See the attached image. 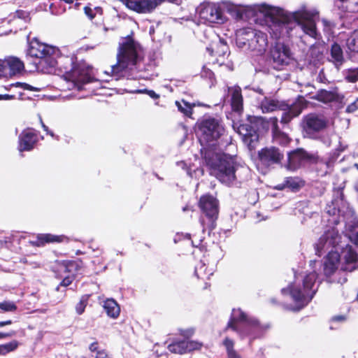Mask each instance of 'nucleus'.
I'll return each instance as SVG.
<instances>
[{
	"label": "nucleus",
	"mask_w": 358,
	"mask_h": 358,
	"mask_svg": "<svg viewBox=\"0 0 358 358\" xmlns=\"http://www.w3.org/2000/svg\"><path fill=\"white\" fill-rule=\"evenodd\" d=\"M59 49L56 47L40 42L34 38L29 42L27 56L35 58L31 71H37L44 73H52L59 65L64 69V81L69 90L77 89L81 90L83 85L92 81L90 69L84 64L74 65L73 58L65 57L57 59Z\"/></svg>",
	"instance_id": "f257e3e1"
},
{
	"label": "nucleus",
	"mask_w": 358,
	"mask_h": 358,
	"mask_svg": "<svg viewBox=\"0 0 358 358\" xmlns=\"http://www.w3.org/2000/svg\"><path fill=\"white\" fill-rule=\"evenodd\" d=\"M254 11L268 18L270 33L275 38L289 36L296 25L312 38L317 39L319 36L316 19L319 17L320 13L315 8L302 5L294 12H287L278 7L262 3L255 5Z\"/></svg>",
	"instance_id": "f03ea898"
},
{
	"label": "nucleus",
	"mask_w": 358,
	"mask_h": 358,
	"mask_svg": "<svg viewBox=\"0 0 358 358\" xmlns=\"http://www.w3.org/2000/svg\"><path fill=\"white\" fill-rule=\"evenodd\" d=\"M348 225H346L348 234L342 236L336 227L327 229L320 237L315 245L316 254L321 256L327 252L324 263V271L326 275H331L338 268L339 262H341V269L346 271H352L357 268L358 260L357 253L349 245L347 239L349 238Z\"/></svg>",
	"instance_id": "7ed1b4c3"
},
{
	"label": "nucleus",
	"mask_w": 358,
	"mask_h": 358,
	"mask_svg": "<svg viewBox=\"0 0 358 358\" xmlns=\"http://www.w3.org/2000/svg\"><path fill=\"white\" fill-rule=\"evenodd\" d=\"M316 278L317 274L311 272L301 279L296 277L287 288L282 289V294L289 295L294 303V306L290 309L298 311L312 300L317 290Z\"/></svg>",
	"instance_id": "20e7f679"
},
{
	"label": "nucleus",
	"mask_w": 358,
	"mask_h": 358,
	"mask_svg": "<svg viewBox=\"0 0 358 358\" xmlns=\"http://www.w3.org/2000/svg\"><path fill=\"white\" fill-rule=\"evenodd\" d=\"M138 45L130 37L124 38L119 43L117 63L110 68V73L116 79L124 76L127 71L137 68L141 57Z\"/></svg>",
	"instance_id": "39448f33"
},
{
	"label": "nucleus",
	"mask_w": 358,
	"mask_h": 358,
	"mask_svg": "<svg viewBox=\"0 0 358 358\" xmlns=\"http://www.w3.org/2000/svg\"><path fill=\"white\" fill-rule=\"evenodd\" d=\"M206 159L211 175L226 185L234 184L238 165L233 157L222 153H216L210 157L208 154L206 155Z\"/></svg>",
	"instance_id": "423d86ee"
},
{
	"label": "nucleus",
	"mask_w": 358,
	"mask_h": 358,
	"mask_svg": "<svg viewBox=\"0 0 358 358\" xmlns=\"http://www.w3.org/2000/svg\"><path fill=\"white\" fill-rule=\"evenodd\" d=\"M267 328L266 326L261 325L256 319L249 317L241 309L234 308L226 329H231L239 334L241 338L248 336L251 342L259 337Z\"/></svg>",
	"instance_id": "0eeeda50"
},
{
	"label": "nucleus",
	"mask_w": 358,
	"mask_h": 358,
	"mask_svg": "<svg viewBox=\"0 0 358 358\" xmlns=\"http://www.w3.org/2000/svg\"><path fill=\"white\" fill-rule=\"evenodd\" d=\"M306 106V101L302 96H299L291 105L266 97L261 103V108L263 113L273 112L276 110L283 111L280 120L282 124H287L294 117L299 116Z\"/></svg>",
	"instance_id": "6e6552de"
},
{
	"label": "nucleus",
	"mask_w": 358,
	"mask_h": 358,
	"mask_svg": "<svg viewBox=\"0 0 358 358\" xmlns=\"http://www.w3.org/2000/svg\"><path fill=\"white\" fill-rule=\"evenodd\" d=\"M237 42L258 55L264 54L268 48V38L265 33L255 29H248L239 31Z\"/></svg>",
	"instance_id": "1a4fd4ad"
},
{
	"label": "nucleus",
	"mask_w": 358,
	"mask_h": 358,
	"mask_svg": "<svg viewBox=\"0 0 358 358\" xmlns=\"http://www.w3.org/2000/svg\"><path fill=\"white\" fill-rule=\"evenodd\" d=\"M224 132L220 122L213 117L202 120L198 123L197 134L201 143H210L218 139Z\"/></svg>",
	"instance_id": "9d476101"
},
{
	"label": "nucleus",
	"mask_w": 358,
	"mask_h": 358,
	"mask_svg": "<svg viewBox=\"0 0 358 358\" xmlns=\"http://www.w3.org/2000/svg\"><path fill=\"white\" fill-rule=\"evenodd\" d=\"M198 14L200 22L207 24H223L227 20L221 5L215 3L201 5Z\"/></svg>",
	"instance_id": "9b49d317"
},
{
	"label": "nucleus",
	"mask_w": 358,
	"mask_h": 358,
	"mask_svg": "<svg viewBox=\"0 0 358 358\" xmlns=\"http://www.w3.org/2000/svg\"><path fill=\"white\" fill-rule=\"evenodd\" d=\"M255 122L250 121L249 123L245 124H234L233 128L236 132L241 136L243 141L248 146H252V143L257 142L259 138L257 129L252 125H257L262 122V119L253 117Z\"/></svg>",
	"instance_id": "f8f14e48"
},
{
	"label": "nucleus",
	"mask_w": 358,
	"mask_h": 358,
	"mask_svg": "<svg viewBox=\"0 0 358 358\" xmlns=\"http://www.w3.org/2000/svg\"><path fill=\"white\" fill-rule=\"evenodd\" d=\"M315 156L307 152L302 148H298L288 154L287 164L285 165L287 169L296 171L307 163L315 161Z\"/></svg>",
	"instance_id": "ddd939ff"
},
{
	"label": "nucleus",
	"mask_w": 358,
	"mask_h": 358,
	"mask_svg": "<svg viewBox=\"0 0 358 358\" xmlns=\"http://www.w3.org/2000/svg\"><path fill=\"white\" fill-rule=\"evenodd\" d=\"M273 68L278 70L287 65L292 59L289 48L283 43H278L271 50Z\"/></svg>",
	"instance_id": "4468645a"
},
{
	"label": "nucleus",
	"mask_w": 358,
	"mask_h": 358,
	"mask_svg": "<svg viewBox=\"0 0 358 358\" xmlns=\"http://www.w3.org/2000/svg\"><path fill=\"white\" fill-rule=\"evenodd\" d=\"M258 156L261 164L267 167L280 164L284 157L283 153L273 146L262 149Z\"/></svg>",
	"instance_id": "2eb2a0df"
},
{
	"label": "nucleus",
	"mask_w": 358,
	"mask_h": 358,
	"mask_svg": "<svg viewBox=\"0 0 358 358\" xmlns=\"http://www.w3.org/2000/svg\"><path fill=\"white\" fill-rule=\"evenodd\" d=\"M327 126V121L322 116L310 114L305 117L304 131L310 138H314L317 132L325 129Z\"/></svg>",
	"instance_id": "dca6fc26"
},
{
	"label": "nucleus",
	"mask_w": 358,
	"mask_h": 358,
	"mask_svg": "<svg viewBox=\"0 0 358 358\" xmlns=\"http://www.w3.org/2000/svg\"><path fill=\"white\" fill-rule=\"evenodd\" d=\"M38 141V134L33 129H26L22 131L19 136L18 150L23 151L31 150Z\"/></svg>",
	"instance_id": "f3484780"
},
{
	"label": "nucleus",
	"mask_w": 358,
	"mask_h": 358,
	"mask_svg": "<svg viewBox=\"0 0 358 358\" xmlns=\"http://www.w3.org/2000/svg\"><path fill=\"white\" fill-rule=\"evenodd\" d=\"M160 4V0H126L128 8L139 13L152 12Z\"/></svg>",
	"instance_id": "a211bd4d"
},
{
	"label": "nucleus",
	"mask_w": 358,
	"mask_h": 358,
	"mask_svg": "<svg viewBox=\"0 0 358 358\" xmlns=\"http://www.w3.org/2000/svg\"><path fill=\"white\" fill-rule=\"evenodd\" d=\"M199 206L210 222L217 217L218 214V203L217 199L211 195H204L201 197Z\"/></svg>",
	"instance_id": "6ab92c4d"
},
{
	"label": "nucleus",
	"mask_w": 358,
	"mask_h": 358,
	"mask_svg": "<svg viewBox=\"0 0 358 358\" xmlns=\"http://www.w3.org/2000/svg\"><path fill=\"white\" fill-rule=\"evenodd\" d=\"M4 60L7 78L14 76L23 71L24 64L19 58L15 57H8Z\"/></svg>",
	"instance_id": "aec40b11"
},
{
	"label": "nucleus",
	"mask_w": 358,
	"mask_h": 358,
	"mask_svg": "<svg viewBox=\"0 0 358 358\" xmlns=\"http://www.w3.org/2000/svg\"><path fill=\"white\" fill-rule=\"evenodd\" d=\"M66 239L67 238L63 235L57 236L51 234H38L36 236V240L31 241L30 243L34 246L41 247L43 246L45 243H60Z\"/></svg>",
	"instance_id": "412c9836"
},
{
	"label": "nucleus",
	"mask_w": 358,
	"mask_h": 358,
	"mask_svg": "<svg viewBox=\"0 0 358 358\" xmlns=\"http://www.w3.org/2000/svg\"><path fill=\"white\" fill-rule=\"evenodd\" d=\"M329 62H332L335 67L338 69H339L345 62L343 49L341 48V45L336 43H334L331 45L330 49Z\"/></svg>",
	"instance_id": "4be33fe9"
},
{
	"label": "nucleus",
	"mask_w": 358,
	"mask_h": 358,
	"mask_svg": "<svg viewBox=\"0 0 358 358\" xmlns=\"http://www.w3.org/2000/svg\"><path fill=\"white\" fill-rule=\"evenodd\" d=\"M228 92L231 94V107L236 112L241 111L243 108V97L241 90L238 86L228 87Z\"/></svg>",
	"instance_id": "5701e85b"
},
{
	"label": "nucleus",
	"mask_w": 358,
	"mask_h": 358,
	"mask_svg": "<svg viewBox=\"0 0 358 358\" xmlns=\"http://www.w3.org/2000/svg\"><path fill=\"white\" fill-rule=\"evenodd\" d=\"M278 121V120L277 117L270 118V122L272 124L273 140L279 144L287 145L290 141V139L285 133L279 130Z\"/></svg>",
	"instance_id": "b1692460"
},
{
	"label": "nucleus",
	"mask_w": 358,
	"mask_h": 358,
	"mask_svg": "<svg viewBox=\"0 0 358 358\" xmlns=\"http://www.w3.org/2000/svg\"><path fill=\"white\" fill-rule=\"evenodd\" d=\"M103 307L108 317L116 319L120 315V306L114 299H108L104 301Z\"/></svg>",
	"instance_id": "393cba45"
},
{
	"label": "nucleus",
	"mask_w": 358,
	"mask_h": 358,
	"mask_svg": "<svg viewBox=\"0 0 358 358\" xmlns=\"http://www.w3.org/2000/svg\"><path fill=\"white\" fill-rule=\"evenodd\" d=\"M335 5L343 12H358V0H336Z\"/></svg>",
	"instance_id": "a878e982"
},
{
	"label": "nucleus",
	"mask_w": 358,
	"mask_h": 358,
	"mask_svg": "<svg viewBox=\"0 0 358 358\" xmlns=\"http://www.w3.org/2000/svg\"><path fill=\"white\" fill-rule=\"evenodd\" d=\"M213 266L209 268L206 265V263L203 260L200 261V262L195 266V275L198 278L208 279L213 274Z\"/></svg>",
	"instance_id": "bb28decb"
},
{
	"label": "nucleus",
	"mask_w": 358,
	"mask_h": 358,
	"mask_svg": "<svg viewBox=\"0 0 358 358\" xmlns=\"http://www.w3.org/2000/svg\"><path fill=\"white\" fill-rule=\"evenodd\" d=\"M222 344L226 349L228 358H242L241 355L234 349L235 343L232 339L226 337Z\"/></svg>",
	"instance_id": "cd10ccee"
},
{
	"label": "nucleus",
	"mask_w": 358,
	"mask_h": 358,
	"mask_svg": "<svg viewBox=\"0 0 358 358\" xmlns=\"http://www.w3.org/2000/svg\"><path fill=\"white\" fill-rule=\"evenodd\" d=\"M223 12L226 10L233 17L239 19L242 17V10L240 7L230 3H224L222 6Z\"/></svg>",
	"instance_id": "c85d7f7f"
},
{
	"label": "nucleus",
	"mask_w": 358,
	"mask_h": 358,
	"mask_svg": "<svg viewBox=\"0 0 358 358\" xmlns=\"http://www.w3.org/2000/svg\"><path fill=\"white\" fill-rule=\"evenodd\" d=\"M317 99L324 103H329L338 99V94L335 91L322 90L317 93Z\"/></svg>",
	"instance_id": "c756f323"
},
{
	"label": "nucleus",
	"mask_w": 358,
	"mask_h": 358,
	"mask_svg": "<svg viewBox=\"0 0 358 358\" xmlns=\"http://www.w3.org/2000/svg\"><path fill=\"white\" fill-rule=\"evenodd\" d=\"M169 350L172 353L176 354H185L187 353V348L185 347V340L176 341L168 346Z\"/></svg>",
	"instance_id": "7c9ffc66"
},
{
	"label": "nucleus",
	"mask_w": 358,
	"mask_h": 358,
	"mask_svg": "<svg viewBox=\"0 0 358 358\" xmlns=\"http://www.w3.org/2000/svg\"><path fill=\"white\" fill-rule=\"evenodd\" d=\"M176 105L177 106L179 111L188 117L191 116L192 113V107L195 106V104L192 105L185 100H182L181 101H176Z\"/></svg>",
	"instance_id": "2f4dec72"
},
{
	"label": "nucleus",
	"mask_w": 358,
	"mask_h": 358,
	"mask_svg": "<svg viewBox=\"0 0 358 358\" xmlns=\"http://www.w3.org/2000/svg\"><path fill=\"white\" fill-rule=\"evenodd\" d=\"M215 55H218L219 57H224L225 55H229V48L226 43H224L222 40L219 38L218 41L215 43Z\"/></svg>",
	"instance_id": "473e14b6"
},
{
	"label": "nucleus",
	"mask_w": 358,
	"mask_h": 358,
	"mask_svg": "<svg viewBox=\"0 0 358 358\" xmlns=\"http://www.w3.org/2000/svg\"><path fill=\"white\" fill-rule=\"evenodd\" d=\"M346 44L350 50L358 52V31H355L347 39Z\"/></svg>",
	"instance_id": "72a5a7b5"
},
{
	"label": "nucleus",
	"mask_w": 358,
	"mask_h": 358,
	"mask_svg": "<svg viewBox=\"0 0 358 358\" xmlns=\"http://www.w3.org/2000/svg\"><path fill=\"white\" fill-rule=\"evenodd\" d=\"M18 342L17 341H12L11 342L0 345V355H5L8 352H13L18 347Z\"/></svg>",
	"instance_id": "f704fd0d"
},
{
	"label": "nucleus",
	"mask_w": 358,
	"mask_h": 358,
	"mask_svg": "<svg viewBox=\"0 0 358 358\" xmlns=\"http://www.w3.org/2000/svg\"><path fill=\"white\" fill-rule=\"evenodd\" d=\"M348 236L352 242L358 244V222H354L352 225H348Z\"/></svg>",
	"instance_id": "c9c22d12"
},
{
	"label": "nucleus",
	"mask_w": 358,
	"mask_h": 358,
	"mask_svg": "<svg viewBox=\"0 0 358 358\" xmlns=\"http://www.w3.org/2000/svg\"><path fill=\"white\" fill-rule=\"evenodd\" d=\"M345 79L350 83L358 80V69H348L345 74Z\"/></svg>",
	"instance_id": "e433bc0d"
},
{
	"label": "nucleus",
	"mask_w": 358,
	"mask_h": 358,
	"mask_svg": "<svg viewBox=\"0 0 358 358\" xmlns=\"http://www.w3.org/2000/svg\"><path fill=\"white\" fill-rule=\"evenodd\" d=\"M185 347L187 348V353L193 350H200L202 347V343L195 341H186Z\"/></svg>",
	"instance_id": "4c0bfd02"
},
{
	"label": "nucleus",
	"mask_w": 358,
	"mask_h": 358,
	"mask_svg": "<svg viewBox=\"0 0 358 358\" xmlns=\"http://www.w3.org/2000/svg\"><path fill=\"white\" fill-rule=\"evenodd\" d=\"M87 296L85 295L81 297L79 303L76 306V310L78 315H81L84 313L85 307L87 304Z\"/></svg>",
	"instance_id": "58836bf2"
},
{
	"label": "nucleus",
	"mask_w": 358,
	"mask_h": 358,
	"mask_svg": "<svg viewBox=\"0 0 358 358\" xmlns=\"http://www.w3.org/2000/svg\"><path fill=\"white\" fill-rule=\"evenodd\" d=\"M0 309L6 312H13L17 309V306L12 301H3L0 303Z\"/></svg>",
	"instance_id": "ea45409f"
},
{
	"label": "nucleus",
	"mask_w": 358,
	"mask_h": 358,
	"mask_svg": "<svg viewBox=\"0 0 358 358\" xmlns=\"http://www.w3.org/2000/svg\"><path fill=\"white\" fill-rule=\"evenodd\" d=\"M286 187H289L293 189H296L300 187V181L297 178H287L285 180Z\"/></svg>",
	"instance_id": "a19ab883"
},
{
	"label": "nucleus",
	"mask_w": 358,
	"mask_h": 358,
	"mask_svg": "<svg viewBox=\"0 0 358 358\" xmlns=\"http://www.w3.org/2000/svg\"><path fill=\"white\" fill-rule=\"evenodd\" d=\"M14 85L15 86H20L23 90H29V91H34V92H39L41 91L40 88L35 87L34 86L30 85L27 83H17Z\"/></svg>",
	"instance_id": "79ce46f5"
},
{
	"label": "nucleus",
	"mask_w": 358,
	"mask_h": 358,
	"mask_svg": "<svg viewBox=\"0 0 358 358\" xmlns=\"http://www.w3.org/2000/svg\"><path fill=\"white\" fill-rule=\"evenodd\" d=\"M138 93H145L148 95H149L151 98L154 99H157L159 97V95L157 94L155 91L153 90H140L137 91Z\"/></svg>",
	"instance_id": "37998d69"
},
{
	"label": "nucleus",
	"mask_w": 358,
	"mask_h": 358,
	"mask_svg": "<svg viewBox=\"0 0 358 358\" xmlns=\"http://www.w3.org/2000/svg\"><path fill=\"white\" fill-rule=\"evenodd\" d=\"M194 333V330L192 328L180 330V334L185 338H189V337L192 336Z\"/></svg>",
	"instance_id": "c03bdc74"
},
{
	"label": "nucleus",
	"mask_w": 358,
	"mask_h": 358,
	"mask_svg": "<svg viewBox=\"0 0 358 358\" xmlns=\"http://www.w3.org/2000/svg\"><path fill=\"white\" fill-rule=\"evenodd\" d=\"M358 109V98L346 108L348 113H353Z\"/></svg>",
	"instance_id": "a18cd8bd"
},
{
	"label": "nucleus",
	"mask_w": 358,
	"mask_h": 358,
	"mask_svg": "<svg viewBox=\"0 0 358 358\" xmlns=\"http://www.w3.org/2000/svg\"><path fill=\"white\" fill-rule=\"evenodd\" d=\"M16 15L18 19H23L25 21H27L29 19V13L24 10H17L16 12Z\"/></svg>",
	"instance_id": "49530a36"
},
{
	"label": "nucleus",
	"mask_w": 358,
	"mask_h": 358,
	"mask_svg": "<svg viewBox=\"0 0 358 358\" xmlns=\"http://www.w3.org/2000/svg\"><path fill=\"white\" fill-rule=\"evenodd\" d=\"M0 78H7L4 59H0Z\"/></svg>",
	"instance_id": "de8ad7c7"
},
{
	"label": "nucleus",
	"mask_w": 358,
	"mask_h": 358,
	"mask_svg": "<svg viewBox=\"0 0 358 358\" xmlns=\"http://www.w3.org/2000/svg\"><path fill=\"white\" fill-rule=\"evenodd\" d=\"M73 280V275H68L62 280V281L60 283V285L63 286V287H66V286L69 285L70 284H71Z\"/></svg>",
	"instance_id": "09e8293b"
},
{
	"label": "nucleus",
	"mask_w": 358,
	"mask_h": 358,
	"mask_svg": "<svg viewBox=\"0 0 358 358\" xmlns=\"http://www.w3.org/2000/svg\"><path fill=\"white\" fill-rule=\"evenodd\" d=\"M95 358H112L106 351L102 350H99L96 352Z\"/></svg>",
	"instance_id": "8fccbe9b"
},
{
	"label": "nucleus",
	"mask_w": 358,
	"mask_h": 358,
	"mask_svg": "<svg viewBox=\"0 0 358 358\" xmlns=\"http://www.w3.org/2000/svg\"><path fill=\"white\" fill-rule=\"evenodd\" d=\"M84 11L85 15L90 19L92 20L94 17V15L93 14L92 9L89 6H85L84 8Z\"/></svg>",
	"instance_id": "3c124183"
},
{
	"label": "nucleus",
	"mask_w": 358,
	"mask_h": 358,
	"mask_svg": "<svg viewBox=\"0 0 358 358\" xmlns=\"http://www.w3.org/2000/svg\"><path fill=\"white\" fill-rule=\"evenodd\" d=\"M39 120L43 130L46 131L47 134H50L51 136H53L54 134L52 131H49L48 127L43 123L41 116H39Z\"/></svg>",
	"instance_id": "603ef678"
},
{
	"label": "nucleus",
	"mask_w": 358,
	"mask_h": 358,
	"mask_svg": "<svg viewBox=\"0 0 358 358\" xmlns=\"http://www.w3.org/2000/svg\"><path fill=\"white\" fill-rule=\"evenodd\" d=\"M15 99L14 95L10 94H0V101L1 100H11Z\"/></svg>",
	"instance_id": "864d4df0"
},
{
	"label": "nucleus",
	"mask_w": 358,
	"mask_h": 358,
	"mask_svg": "<svg viewBox=\"0 0 358 358\" xmlns=\"http://www.w3.org/2000/svg\"><path fill=\"white\" fill-rule=\"evenodd\" d=\"M322 23H323L324 26L325 27V29H328V30H330L333 25L331 22H329L325 19L322 20Z\"/></svg>",
	"instance_id": "5fc2aeb1"
},
{
	"label": "nucleus",
	"mask_w": 358,
	"mask_h": 358,
	"mask_svg": "<svg viewBox=\"0 0 358 358\" xmlns=\"http://www.w3.org/2000/svg\"><path fill=\"white\" fill-rule=\"evenodd\" d=\"M90 350L91 352H97V349H98V343L97 342H94V343H92L90 345Z\"/></svg>",
	"instance_id": "6e6d98bb"
},
{
	"label": "nucleus",
	"mask_w": 358,
	"mask_h": 358,
	"mask_svg": "<svg viewBox=\"0 0 358 358\" xmlns=\"http://www.w3.org/2000/svg\"><path fill=\"white\" fill-rule=\"evenodd\" d=\"M14 334V333H2L0 332V338L10 337Z\"/></svg>",
	"instance_id": "4d7b16f0"
},
{
	"label": "nucleus",
	"mask_w": 358,
	"mask_h": 358,
	"mask_svg": "<svg viewBox=\"0 0 358 358\" xmlns=\"http://www.w3.org/2000/svg\"><path fill=\"white\" fill-rule=\"evenodd\" d=\"M12 324V321L11 320H6V321H3V322H0V327H3V326H6V325H9V324Z\"/></svg>",
	"instance_id": "13d9d810"
},
{
	"label": "nucleus",
	"mask_w": 358,
	"mask_h": 358,
	"mask_svg": "<svg viewBox=\"0 0 358 358\" xmlns=\"http://www.w3.org/2000/svg\"><path fill=\"white\" fill-rule=\"evenodd\" d=\"M285 187H286V185H285V183H282V184H280V185H278L277 186L275 187V189H278V190H282Z\"/></svg>",
	"instance_id": "bf43d9fd"
},
{
	"label": "nucleus",
	"mask_w": 358,
	"mask_h": 358,
	"mask_svg": "<svg viewBox=\"0 0 358 358\" xmlns=\"http://www.w3.org/2000/svg\"><path fill=\"white\" fill-rule=\"evenodd\" d=\"M333 320L335 321H343L345 320V317L343 316H336Z\"/></svg>",
	"instance_id": "052dcab7"
},
{
	"label": "nucleus",
	"mask_w": 358,
	"mask_h": 358,
	"mask_svg": "<svg viewBox=\"0 0 358 358\" xmlns=\"http://www.w3.org/2000/svg\"><path fill=\"white\" fill-rule=\"evenodd\" d=\"M201 242V240H199V241L196 242L195 241H192V244L194 247H198L200 243Z\"/></svg>",
	"instance_id": "680f3d73"
},
{
	"label": "nucleus",
	"mask_w": 358,
	"mask_h": 358,
	"mask_svg": "<svg viewBox=\"0 0 358 358\" xmlns=\"http://www.w3.org/2000/svg\"><path fill=\"white\" fill-rule=\"evenodd\" d=\"M214 48H207V50L210 52V55L213 54L214 52Z\"/></svg>",
	"instance_id": "e2e57ef3"
},
{
	"label": "nucleus",
	"mask_w": 358,
	"mask_h": 358,
	"mask_svg": "<svg viewBox=\"0 0 358 358\" xmlns=\"http://www.w3.org/2000/svg\"><path fill=\"white\" fill-rule=\"evenodd\" d=\"M200 222H201V225L203 226V231H204V230H205V227H204V222H203V220L201 219V220H200Z\"/></svg>",
	"instance_id": "0e129e2a"
},
{
	"label": "nucleus",
	"mask_w": 358,
	"mask_h": 358,
	"mask_svg": "<svg viewBox=\"0 0 358 358\" xmlns=\"http://www.w3.org/2000/svg\"><path fill=\"white\" fill-rule=\"evenodd\" d=\"M73 266H74V264H73V263H70V264H69V266H67V268H70V267H73Z\"/></svg>",
	"instance_id": "69168bd1"
},
{
	"label": "nucleus",
	"mask_w": 358,
	"mask_h": 358,
	"mask_svg": "<svg viewBox=\"0 0 358 358\" xmlns=\"http://www.w3.org/2000/svg\"><path fill=\"white\" fill-rule=\"evenodd\" d=\"M188 209H189V208H188V207H187V206H186V207L183 208V211H186V210H187Z\"/></svg>",
	"instance_id": "338daca9"
},
{
	"label": "nucleus",
	"mask_w": 358,
	"mask_h": 358,
	"mask_svg": "<svg viewBox=\"0 0 358 358\" xmlns=\"http://www.w3.org/2000/svg\"><path fill=\"white\" fill-rule=\"evenodd\" d=\"M355 166L358 169V164H355Z\"/></svg>",
	"instance_id": "774afa93"
}]
</instances>
